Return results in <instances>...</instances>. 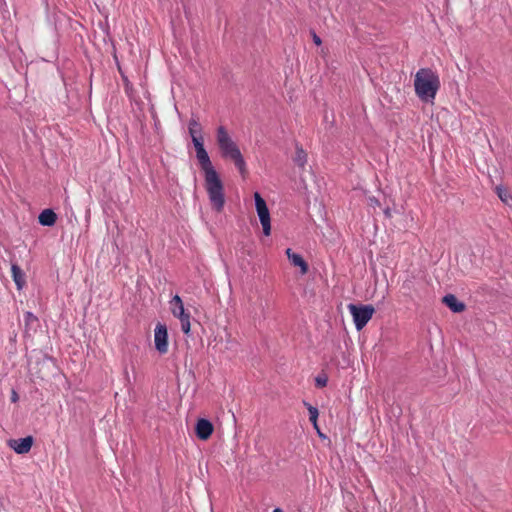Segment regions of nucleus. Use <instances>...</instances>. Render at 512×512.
I'll return each instance as SVG.
<instances>
[{"mask_svg":"<svg viewBox=\"0 0 512 512\" xmlns=\"http://www.w3.org/2000/svg\"><path fill=\"white\" fill-rule=\"evenodd\" d=\"M441 87L439 75L431 68H420L414 77L416 96L424 103H434Z\"/></svg>","mask_w":512,"mask_h":512,"instance_id":"nucleus-1","label":"nucleus"},{"mask_svg":"<svg viewBox=\"0 0 512 512\" xmlns=\"http://www.w3.org/2000/svg\"><path fill=\"white\" fill-rule=\"evenodd\" d=\"M217 144L222 153V156L225 158L231 159L235 166L238 168L239 172L244 175L246 172V164L244 158L236 145V143L229 136L227 130L220 126L217 129Z\"/></svg>","mask_w":512,"mask_h":512,"instance_id":"nucleus-2","label":"nucleus"},{"mask_svg":"<svg viewBox=\"0 0 512 512\" xmlns=\"http://www.w3.org/2000/svg\"><path fill=\"white\" fill-rule=\"evenodd\" d=\"M205 188L212 207L217 211H222L225 204L224 188L217 172L205 175Z\"/></svg>","mask_w":512,"mask_h":512,"instance_id":"nucleus-3","label":"nucleus"},{"mask_svg":"<svg viewBox=\"0 0 512 512\" xmlns=\"http://www.w3.org/2000/svg\"><path fill=\"white\" fill-rule=\"evenodd\" d=\"M348 309L358 331H361L366 326L375 312V309L371 305L357 306L355 304H349Z\"/></svg>","mask_w":512,"mask_h":512,"instance_id":"nucleus-4","label":"nucleus"},{"mask_svg":"<svg viewBox=\"0 0 512 512\" xmlns=\"http://www.w3.org/2000/svg\"><path fill=\"white\" fill-rule=\"evenodd\" d=\"M170 310L174 317L178 318L181 322V330L184 334H189L190 325V313L185 311L182 299L179 295H175L170 301Z\"/></svg>","mask_w":512,"mask_h":512,"instance_id":"nucleus-5","label":"nucleus"},{"mask_svg":"<svg viewBox=\"0 0 512 512\" xmlns=\"http://www.w3.org/2000/svg\"><path fill=\"white\" fill-rule=\"evenodd\" d=\"M254 199L257 215L262 225L263 233L264 235L269 236L271 234V218L269 209L265 200L258 192L254 193Z\"/></svg>","mask_w":512,"mask_h":512,"instance_id":"nucleus-6","label":"nucleus"},{"mask_svg":"<svg viewBox=\"0 0 512 512\" xmlns=\"http://www.w3.org/2000/svg\"><path fill=\"white\" fill-rule=\"evenodd\" d=\"M155 348L160 354L168 352V331L167 326L163 323H158L154 330Z\"/></svg>","mask_w":512,"mask_h":512,"instance_id":"nucleus-7","label":"nucleus"},{"mask_svg":"<svg viewBox=\"0 0 512 512\" xmlns=\"http://www.w3.org/2000/svg\"><path fill=\"white\" fill-rule=\"evenodd\" d=\"M195 431L200 440H208L214 431V427L209 420L201 418L196 423Z\"/></svg>","mask_w":512,"mask_h":512,"instance_id":"nucleus-8","label":"nucleus"},{"mask_svg":"<svg viewBox=\"0 0 512 512\" xmlns=\"http://www.w3.org/2000/svg\"><path fill=\"white\" fill-rule=\"evenodd\" d=\"M9 445L17 454H26L33 445V437L27 436L25 438L11 440Z\"/></svg>","mask_w":512,"mask_h":512,"instance_id":"nucleus-9","label":"nucleus"},{"mask_svg":"<svg viewBox=\"0 0 512 512\" xmlns=\"http://www.w3.org/2000/svg\"><path fill=\"white\" fill-rule=\"evenodd\" d=\"M196 157L205 175L216 172L205 149L197 152Z\"/></svg>","mask_w":512,"mask_h":512,"instance_id":"nucleus-10","label":"nucleus"},{"mask_svg":"<svg viewBox=\"0 0 512 512\" xmlns=\"http://www.w3.org/2000/svg\"><path fill=\"white\" fill-rule=\"evenodd\" d=\"M286 255L294 266L300 268L302 274H306L308 272V264L300 254H296L292 251L291 248H287Z\"/></svg>","mask_w":512,"mask_h":512,"instance_id":"nucleus-11","label":"nucleus"},{"mask_svg":"<svg viewBox=\"0 0 512 512\" xmlns=\"http://www.w3.org/2000/svg\"><path fill=\"white\" fill-rule=\"evenodd\" d=\"M11 274L17 289L21 290L26 285L25 273L17 264H12Z\"/></svg>","mask_w":512,"mask_h":512,"instance_id":"nucleus-12","label":"nucleus"},{"mask_svg":"<svg viewBox=\"0 0 512 512\" xmlns=\"http://www.w3.org/2000/svg\"><path fill=\"white\" fill-rule=\"evenodd\" d=\"M443 303L447 305L453 312L459 313L465 310V304L459 302L453 294H447L443 297Z\"/></svg>","mask_w":512,"mask_h":512,"instance_id":"nucleus-13","label":"nucleus"},{"mask_svg":"<svg viewBox=\"0 0 512 512\" xmlns=\"http://www.w3.org/2000/svg\"><path fill=\"white\" fill-rule=\"evenodd\" d=\"M38 220L43 226H53L56 223L57 215L53 210L45 209L40 213Z\"/></svg>","mask_w":512,"mask_h":512,"instance_id":"nucleus-14","label":"nucleus"},{"mask_svg":"<svg viewBox=\"0 0 512 512\" xmlns=\"http://www.w3.org/2000/svg\"><path fill=\"white\" fill-rule=\"evenodd\" d=\"M304 405L307 407V410L309 412V420L313 424V427L317 430L319 435L322 436V434H321V432L319 430V427H318V423H317L318 416H319L318 409L316 407L312 406L311 404H309L306 401H304Z\"/></svg>","mask_w":512,"mask_h":512,"instance_id":"nucleus-15","label":"nucleus"},{"mask_svg":"<svg viewBox=\"0 0 512 512\" xmlns=\"http://www.w3.org/2000/svg\"><path fill=\"white\" fill-rule=\"evenodd\" d=\"M37 323L38 318L32 312L27 311L24 314L25 333H27L31 329H34Z\"/></svg>","mask_w":512,"mask_h":512,"instance_id":"nucleus-16","label":"nucleus"},{"mask_svg":"<svg viewBox=\"0 0 512 512\" xmlns=\"http://www.w3.org/2000/svg\"><path fill=\"white\" fill-rule=\"evenodd\" d=\"M188 130L191 138L202 136V128L198 120L192 118L188 124Z\"/></svg>","mask_w":512,"mask_h":512,"instance_id":"nucleus-17","label":"nucleus"},{"mask_svg":"<svg viewBox=\"0 0 512 512\" xmlns=\"http://www.w3.org/2000/svg\"><path fill=\"white\" fill-rule=\"evenodd\" d=\"M294 162L301 168H303L307 163V153L300 146L296 147Z\"/></svg>","mask_w":512,"mask_h":512,"instance_id":"nucleus-18","label":"nucleus"},{"mask_svg":"<svg viewBox=\"0 0 512 512\" xmlns=\"http://www.w3.org/2000/svg\"><path fill=\"white\" fill-rule=\"evenodd\" d=\"M193 145L195 147L196 153L204 150V139L202 136L192 138Z\"/></svg>","mask_w":512,"mask_h":512,"instance_id":"nucleus-19","label":"nucleus"},{"mask_svg":"<svg viewBox=\"0 0 512 512\" xmlns=\"http://www.w3.org/2000/svg\"><path fill=\"white\" fill-rule=\"evenodd\" d=\"M496 192H497V195L498 197L504 202V203H507L508 202V199L510 198V195L508 193V191L502 187H496Z\"/></svg>","mask_w":512,"mask_h":512,"instance_id":"nucleus-20","label":"nucleus"},{"mask_svg":"<svg viewBox=\"0 0 512 512\" xmlns=\"http://www.w3.org/2000/svg\"><path fill=\"white\" fill-rule=\"evenodd\" d=\"M316 386L319 387V388H323L327 385V377L324 375V376H318L316 378Z\"/></svg>","mask_w":512,"mask_h":512,"instance_id":"nucleus-21","label":"nucleus"},{"mask_svg":"<svg viewBox=\"0 0 512 512\" xmlns=\"http://www.w3.org/2000/svg\"><path fill=\"white\" fill-rule=\"evenodd\" d=\"M368 202H369V205L372 207L380 206V202L375 197H369Z\"/></svg>","mask_w":512,"mask_h":512,"instance_id":"nucleus-22","label":"nucleus"},{"mask_svg":"<svg viewBox=\"0 0 512 512\" xmlns=\"http://www.w3.org/2000/svg\"><path fill=\"white\" fill-rule=\"evenodd\" d=\"M312 38H313V42H314L317 46L321 45L322 40H321V38H320L316 33H314V32H313V34H312Z\"/></svg>","mask_w":512,"mask_h":512,"instance_id":"nucleus-23","label":"nucleus"},{"mask_svg":"<svg viewBox=\"0 0 512 512\" xmlns=\"http://www.w3.org/2000/svg\"><path fill=\"white\" fill-rule=\"evenodd\" d=\"M18 399H19V396H18L17 392L15 390H13L12 395H11V401L15 403L18 401Z\"/></svg>","mask_w":512,"mask_h":512,"instance_id":"nucleus-24","label":"nucleus"},{"mask_svg":"<svg viewBox=\"0 0 512 512\" xmlns=\"http://www.w3.org/2000/svg\"><path fill=\"white\" fill-rule=\"evenodd\" d=\"M273 512H283L280 508H276L273 510Z\"/></svg>","mask_w":512,"mask_h":512,"instance_id":"nucleus-25","label":"nucleus"}]
</instances>
